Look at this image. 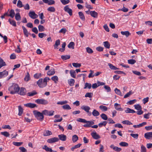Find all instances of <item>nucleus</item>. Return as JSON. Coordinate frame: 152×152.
Here are the masks:
<instances>
[{
  "instance_id": "f257e3e1",
  "label": "nucleus",
  "mask_w": 152,
  "mask_h": 152,
  "mask_svg": "<svg viewBox=\"0 0 152 152\" xmlns=\"http://www.w3.org/2000/svg\"><path fill=\"white\" fill-rule=\"evenodd\" d=\"M20 87L18 85L15 83H13L8 88L10 93L12 94L18 93Z\"/></svg>"
},
{
  "instance_id": "f03ea898",
  "label": "nucleus",
  "mask_w": 152,
  "mask_h": 152,
  "mask_svg": "<svg viewBox=\"0 0 152 152\" xmlns=\"http://www.w3.org/2000/svg\"><path fill=\"white\" fill-rule=\"evenodd\" d=\"M50 80V78L48 77H45L44 79L41 78L37 82V84L40 88H43L47 86V81Z\"/></svg>"
},
{
  "instance_id": "7ed1b4c3",
  "label": "nucleus",
  "mask_w": 152,
  "mask_h": 152,
  "mask_svg": "<svg viewBox=\"0 0 152 152\" xmlns=\"http://www.w3.org/2000/svg\"><path fill=\"white\" fill-rule=\"evenodd\" d=\"M33 113L37 119L40 121L43 120L44 116L42 113H41L37 110H34L33 111Z\"/></svg>"
},
{
  "instance_id": "20e7f679",
  "label": "nucleus",
  "mask_w": 152,
  "mask_h": 152,
  "mask_svg": "<svg viewBox=\"0 0 152 152\" xmlns=\"http://www.w3.org/2000/svg\"><path fill=\"white\" fill-rule=\"evenodd\" d=\"M35 102L38 104L45 105L48 104V102L47 100L44 99H38L35 101Z\"/></svg>"
},
{
  "instance_id": "39448f33",
  "label": "nucleus",
  "mask_w": 152,
  "mask_h": 152,
  "mask_svg": "<svg viewBox=\"0 0 152 152\" xmlns=\"http://www.w3.org/2000/svg\"><path fill=\"white\" fill-rule=\"evenodd\" d=\"M81 109L84 110L88 114L89 116H91L92 113L89 110L90 109L89 107L87 106H83L81 107Z\"/></svg>"
},
{
  "instance_id": "423d86ee",
  "label": "nucleus",
  "mask_w": 152,
  "mask_h": 152,
  "mask_svg": "<svg viewBox=\"0 0 152 152\" xmlns=\"http://www.w3.org/2000/svg\"><path fill=\"white\" fill-rule=\"evenodd\" d=\"M28 15L33 19H36L38 17V15L34 11H30L28 13Z\"/></svg>"
},
{
  "instance_id": "0eeeda50",
  "label": "nucleus",
  "mask_w": 152,
  "mask_h": 152,
  "mask_svg": "<svg viewBox=\"0 0 152 152\" xmlns=\"http://www.w3.org/2000/svg\"><path fill=\"white\" fill-rule=\"evenodd\" d=\"M18 93L21 95H25L26 93V89L25 88L23 87H21L20 88V90H19V91Z\"/></svg>"
},
{
  "instance_id": "6e6552de",
  "label": "nucleus",
  "mask_w": 152,
  "mask_h": 152,
  "mask_svg": "<svg viewBox=\"0 0 152 152\" xmlns=\"http://www.w3.org/2000/svg\"><path fill=\"white\" fill-rule=\"evenodd\" d=\"M59 140V139L57 137H54L53 138L48 139L47 142L49 143H52L57 142H58Z\"/></svg>"
},
{
  "instance_id": "1a4fd4ad",
  "label": "nucleus",
  "mask_w": 152,
  "mask_h": 152,
  "mask_svg": "<svg viewBox=\"0 0 152 152\" xmlns=\"http://www.w3.org/2000/svg\"><path fill=\"white\" fill-rule=\"evenodd\" d=\"M64 10L68 13L70 16L72 15V10L71 9H70L68 5L66 6L64 8Z\"/></svg>"
},
{
  "instance_id": "9d476101",
  "label": "nucleus",
  "mask_w": 152,
  "mask_h": 152,
  "mask_svg": "<svg viewBox=\"0 0 152 152\" xmlns=\"http://www.w3.org/2000/svg\"><path fill=\"white\" fill-rule=\"evenodd\" d=\"M24 105L26 107H28L31 108H33L35 107H37V106L36 104L31 103L25 104Z\"/></svg>"
},
{
  "instance_id": "9b49d317",
  "label": "nucleus",
  "mask_w": 152,
  "mask_h": 152,
  "mask_svg": "<svg viewBox=\"0 0 152 152\" xmlns=\"http://www.w3.org/2000/svg\"><path fill=\"white\" fill-rule=\"evenodd\" d=\"M115 109L118 111H122L123 109L121 107V105L117 103H115L114 105Z\"/></svg>"
},
{
  "instance_id": "f8f14e48",
  "label": "nucleus",
  "mask_w": 152,
  "mask_h": 152,
  "mask_svg": "<svg viewBox=\"0 0 152 152\" xmlns=\"http://www.w3.org/2000/svg\"><path fill=\"white\" fill-rule=\"evenodd\" d=\"M91 135L92 137L96 140H97L100 138V136L97 134L96 132H93L91 133Z\"/></svg>"
},
{
  "instance_id": "ddd939ff",
  "label": "nucleus",
  "mask_w": 152,
  "mask_h": 152,
  "mask_svg": "<svg viewBox=\"0 0 152 152\" xmlns=\"http://www.w3.org/2000/svg\"><path fill=\"white\" fill-rule=\"evenodd\" d=\"M94 124V122L93 121H87V123L83 125V126L85 127H91Z\"/></svg>"
},
{
  "instance_id": "4468645a",
  "label": "nucleus",
  "mask_w": 152,
  "mask_h": 152,
  "mask_svg": "<svg viewBox=\"0 0 152 152\" xmlns=\"http://www.w3.org/2000/svg\"><path fill=\"white\" fill-rule=\"evenodd\" d=\"M110 147L111 148L113 149L115 151L117 152H119L120 151L122 150L121 148H118L117 146H114L113 145H111L110 146Z\"/></svg>"
},
{
  "instance_id": "2eb2a0df",
  "label": "nucleus",
  "mask_w": 152,
  "mask_h": 152,
  "mask_svg": "<svg viewBox=\"0 0 152 152\" xmlns=\"http://www.w3.org/2000/svg\"><path fill=\"white\" fill-rule=\"evenodd\" d=\"M144 137L147 139H150L152 138V132H148L145 133Z\"/></svg>"
},
{
  "instance_id": "dca6fc26",
  "label": "nucleus",
  "mask_w": 152,
  "mask_h": 152,
  "mask_svg": "<svg viewBox=\"0 0 152 152\" xmlns=\"http://www.w3.org/2000/svg\"><path fill=\"white\" fill-rule=\"evenodd\" d=\"M22 28L23 31V32L24 35L26 37H28V36L29 34H31L28 33V31L26 28L23 26H22Z\"/></svg>"
},
{
  "instance_id": "f3484780",
  "label": "nucleus",
  "mask_w": 152,
  "mask_h": 152,
  "mask_svg": "<svg viewBox=\"0 0 152 152\" xmlns=\"http://www.w3.org/2000/svg\"><path fill=\"white\" fill-rule=\"evenodd\" d=\"M8 72L6 70L0 72V78L6 77L8 75Z\"/></svg>"
},
{
  "instance_id": "a211bd4d",
  "label": "nucleus",
  "mask_w": 152,
  "mask_h": 152,
  "mask_svg": "<svg viewBox=\"0 0 152 152\" xmlns=\"http://www.w3.org/2000/svg\"><path fill=\"white\" fill-rule=\"evenodd\" d=\"M58 137L59 138V139H60V140L63 141H65L66 139V135L64 134L59 135H58Z\"/></svg>"
},
{
  "instance_id": "6ab92c4d",
  "label": "nucleus",
  "mask_w": 152,
  "mask_h": 152,
  "mask_svg": "<svg viewBox=\"0 0 152 152\" xmlns=\"http://www.w3.org/2000/svg\"><path fill=\"white\" fill-rule=\"evenodd\" d=\"M90 14L94 18H97L98 17V13L95 11H90Z\"/></svg>"
},
{
  "instance_id": "aec40b11",
  "label": "nucleus",
  "mask_w": 152,
  "mask_h": 152,
  "mask_svg": "<svg viewBox=\"0 0 152 152\" xmlns=\"http://www.w3.org/2000/svg\"><path fill=\"white\" fill-rule=\"evenodd\" d=\"M125 112L126 113H134L136 112L133 110L129 108H126V109L125 110Z\"/></svg>"
},
{
  "instance_id": "412c9836",
  "label": "nucleus",
  "mask_w": 152,
  "mask_h": 152,
  "mask_svg": "<svg viewBox=\"0 0 152 152\" xmlns=\"http://www.w3.org/2000/svg\"><path fill=\"white\" fill-rule=\"evenodd\" d=\"M42 149L45 150L47 152H52L53 150L51 148H49L46 145H44Z\"/></svg>"
},
{
  "instance_id": "4be33fe9",
  "label": "nucleus",
  "mask_w": 152,
  "mask_h": 152,
  "mask_svg": "<svg viewBox=\"0 0 152 152\" xmlns=\"http://www.w3.org/2000/svg\"><path fill=\"white\" fill-rule=\"evenodd\" d=\"M55 73V69H52L48 72L47 74L49 76H51L53 75Z\"/></svg>"
},
{
  "instance_id": "5701e85b",
  "label": "nucleus",
  "mask_w": 152,
  "mask_h": 152,
  "mask_svg": "<svg viewBox=\"0 0 152 152\" xmlns=\"http://www.w3.org/2000/svg\"><path fill=\"white\" fill-rule=\"evenodd\" d=\"M78 14L80 19L84 21L85 20V17L83 13L80 12H78Z\"/></svg>"
},
{
  "instance_id": "b1692460",
  "label": "nucleus",
  "mask_w": 152,
  "mask_h": 152,
  "mask_svg": "<svg viewBox=\"0 0 152 152\" xmlns=\"http://www.w3.org/2000/svg\"><path fill=\"white\" fill-rule=\"evenodd\" d=\"M52 134V133L50 131L46 130L44 132L43 135L44 136H46L51 135Z\"/></svg>"
},
{
  "instance_id": "393cba45",
  "label": "nucleus",
  "mask_w": 152,
  "mask_h": 152,
  "mask_svg": "<svg viewBox=\"0 0 152 152\" xmlns=\"http://www.w3.org/2000/svg\"><path fill=\"white\" fill-rule=\"evenodd\" d=\"M121 34L124 35H125L126 37H129V36L131 34L128 31H121Z\"/></svg>"
},
{
  "instance_id": "a878e982",
  "label": "nucleus",
  "mask_w": 152,
  "mask_h": 152,
  "mask_svg": "<svg viewBox=\"0 0 152 152\" xmlns=\"http://www.w3.org/2000/svg\"><path fill=\"white\" fill-rule=\"evenodd\" d=\"M104 47L107 48L109 49L110 48V44L108 41H105L103 42Z\"/></svg>"
},
{
  "instance_id": "bb28decb",
  "label": "nucleus",
  "mask_w": 152,
  "mask_h": 152,
  "mask_svg": "<svg viewBox=\"0 0 152 152\" xmlns=\"http://www.w3.org/2000/svg\"><path fill=\"white\" fill-rule=\"evenodd\" d=\"M92 114L94 116H97L99 115V113L98 111L94 109L92 112Z\"/></svg>"
},
{
  "instance_id": "cd10ccee",
  "label": "nucleus",
  "mask_w": 152,
  "mask_h": 152,
  "mask_svg": "<svg viewBox=\"0 0 152 152\" xmlns=\"http://www.w3.org/2000/svg\"><path fill=\"white\" fill-rule=\"evenodd\" d=\"M68 83L69 86H72L74 85L75 80L73 79H71L68 80Z\"/></svg>"
},
{
  "instance_id": "c85d7f7f",
  "label": "nucleus",
  "mask_w": 152,
  "mask_h": 152,
  "mask_svg": "<svg viewBox=\"0 0 152 152\" xmlns=\"http://www.w3.org/2000/svg\"><path fill=\"white\" fill-rule=\"evenodd\" d=\"M9 21L10 24L12 25L13 26L16 27V22L13 20H12L10 19H9Z\"/></svg>"
},
{
  "instance_id": "c756f323",
  "label": "nucleus",
  "mask_w": 152,
  "mask_h": 152,
  "mask_svg": "<svg viewBox=\"0 0 152 152\" xmlns=\"http://www.w3.org/2000/svg\"><path fill=\"white\" fill-rule=\"evenodd\" d=\"M108 65L109 66L110 68L112 70H117V69H119V68H118L116 67H115V66H113L112 64L109 63L108 64Z\"/></svg>"
},
{
  "instance_id": "7c9ffc66",
  "label": "nucleus",
  "mask_w": 152,
  "mask_h": 152,
  "mask_svg": "<svg viewBox=\"0 0 152 152\" xmlns=\"http://www.w3.org/2000/svg\"><path fill=\"white\" fill-rule=\"evenodd\" d=\"M70 73L71 76L74 78H76V72L74 70H72L70 71Z\"/></svg>"
},
{
  "instance_id": "2f4dec72",
  "label": "nucleus",
  "mask_w": 152,
  "mask_h": 152,
  "mask_svg": "<svg viewBox=\"0 0 152 152\" xmlns=\"http://www.w3.org/2000/svg\"><path fill=\"white\" fill-rule=\"evenodd\" d=\"M10 14L9 15V16H10L11 18H13L15 15V12L14 11L13 9H11L10 11Z\"/></svg>"
},
{
  "instance_id": "473e14b6",
  "label": "nucleus",
  "mask_w": 152,
  "mask_h": 152,
  "mask_svg": "<svg viewBox=\"0 0 152 152\" xmlns=\"http://www.w3.org/2000/svg\"><path fill=\"white\" fill-rule=\"evenodd\" d=\"M38 30L39 31H43L45 30V28L42 25H39L38 26Z\"/></svg>"
},
{
  "instance_id": "72a5a7b5",
  "label": "nucleus",
  "mask_w": 152,
  "mask_h": 152,
  "mask_svg": "<svg viewBox=\"0 0 152 152\" xmlns=\"http://www.w3.org/2000/svg\"><path fill=\"white\" fill-rule=\"evenodd\" d=\"M51 79L54 81L55 83H57L58 80V78L57 76H54L51 77Z\"/></svg>"
},
{
  "instance_id": "f704fd0d",
  "label": "nucleus",
  "mask_w": 152,
  "mask_h": 152,
  "mask_svg": "<svg viewBox=\"0 0 152 152\" xmlns=\"http://www.w3.org/2000/svg\"><path fill=\"white\" fill-rule=\"evenodd\" d=\"M91 85L90 83H86L85 84V87L84 88V89H86L87 88L89 89L91 88Z\"/></svg>"
},
{
  "instance_id": "c9c22d12",
  "label": "nucleus",
  "mask_w": 152,
  "mask_h": 152,
  "mask_svg": "<svg viewBox=\"0 0 152 152\" xmlns=\"http://www.w3.org/2000/svg\"><path fill=\"white\" fill-rule=\"evenodd\" d=\"M78 137L76 135H74L72 137V141L73 142H76L78 140Z\"/></svg>"
},
{
  "instance_id": "e433bc0d",
  "label": "nucleus",
  "mask_w": 152,
  "mask_h": 152,
  "mask_svg": "<svg viewBox=\"0 0 152 152\" xmlns=\"http://www.w3.org/2000/svg\"><path fill=\"white\" fill-rule=\"evenodd\" d=\"M15 18V19L17 21H19L20 20L21 17L20 14L19 12L16 14Z\"/></svg>"
},
{
  "instance_id": "4c0bfd02",
  "label": "nucleus",
  "mask_w": 152,
  "mask_h": 152,
  "mask_svg": "<svg viewBox=\"0 0 152 152\" xmlns=\"http://www.w3.org/2000/svg\"><path fill=\"white\" fill-rule=\"evenodd\" d=\"M37 94V93L35 91H34L31 92H28L27 93V95L28 96H33Z\"/></svg>"
},
{
  "instance_id": "58836bf2",
  "label": "nucleus",
  "mask_w": 152,
  "mask_h": 152,
  "mask_svg": "<svg viewBox=\"0 0 152 152\" xmlns=\"http://www.w3.org/2000/svg\"><path fill=\"white\" fill-rule=\"evenodd\" d=\"M70 57V56L69 55H66L65 56L62 55L61 56V58L64 60H66L69 59Z\"/></svg>"
},
{
  "instance_id": "ea45409f",
  "label": "nucleus",
  "mask_w": 152,
  "mask_h": 152,
  "mask_svg": "<svg viewBox=\"0 0 152 152\" xmlns=\"http://www.w3.org/2000/svg\"><path fill=\"white\" fill-rule=\"evenodd\" d=\"M77 121L79 122H80L83 123H85L86 124L87 121H86V119L82 118H79L77 119Z\"/></svg>"
},
{
  "instance_id": "a19ab883",
  "label": "nucleus",
  "mask_w": 152,
  "mask_h": 152,
  "mask_svg": "<svg viewBox=\"0 0 152 152\" xmlns=\"http://www.w3.org/2000/svg\"><path fill=\"white\" fill-rule=\"evenodd\" d=\"M75 45L74 43L73 42H71L68 45V47L69 48L74 49V46Z\"/></svg>"
},
{
  "instance_id": "79ce46f5",
  "label": "nucleus",
  "mask_w": 152,
  "mask_h": 152,
  "mask_svg": "<svg viewBox=\"0 0 152 152\" xmlns=\"http://www.w3.org/2000/svg\"><path fill=\"white\" fill-rule=\"evenodd\" d=\"M18 107L19 110V113L18 115H19L20 116L22 115L23 113V109L20 106H19Z\"/></svg>"
},
{
  "instance_id": "37998d69",
  "label": "nucleus",
  "mask_w": 152,
  "mask_h": 152,
  "mask_svg": "<svg viewBox=\"0 0 152 152\" xmlns=\"http://www.w3.org/2000/svg\"><path fill=\"white\" fill-rule=\"evenodd\" d=\"M81 144L79 143V144H77V145H75L73 147H72L71 148V150L72 151H73L75 149L80 147L81 146Z\"/></svg>"
},
{
  "instance_id": "c03bdc74",
  "label": "nucleus",
  "mask_w": 152,
  "mask_h": 152,
  "mask_svg": "<svg viewBox=\"0 0 152 152\" xmlns=\"http://www.w3.org/2000/svg\"><path fill=\"white\" fill-rule=\"evenodd\" d=\"M101 118L104 120H107L108 118L107 115L104 113H102L100 115Z\"/></svg>"
},
{
  "instance_id": "a18cd8bd",
  "label": "nucleus",
  "mask_w": 152,
  "mask_h": 152,
  "mask_svg": "<svg viewBox=\"0 0 152 152\" xmlns=\"http://www.w3.org/2000/svg\"><path fill=\"white\" fill-rule=\"evenodd\" d=\"M114 91L115 93L121 96H122L120 90L116 88L115 89Z\"/></svg>"
},
{
  "instance_id": "49530a36",
  "label": "nucleus",
  "mask_w": 152,
  "mask_h": 152,
  "mask_svg": "<svg viewBox=\"0 0 152 152\" xmlns=\"http://www.w3.org/2000/svg\"><path fill=\"white\" fill-rule=\"evenodd\" d=\"M120 145L123 147H127L128 146V144L126 142H122L119 143Z\"/></svg>"
},
{
  "instance_id": "de8ad7c7",
  "label": "nucleus",
  "mask_w": 152,
  "mask_h": 152,
  "mask_svg": "<svg viewBox=\"0 0 152 152\" xmlns=\"http://www.w3.org/2000/svg\"><path fill=\"white\" fill-rule=\"evenodd\" d=\"M62 108L65 110H70L71 107L68 104H65L62 106Z\"/></svg>"
},
{
  "instance_id": "09e8293b",
  "label": "nucleus",
  "mask_w": 152,
  "mask_h": 152,
  "mask_svg": "<svg viewBox=\"0 0 152 152\" xmlns=\"http://www.w3.org/2000/svg\"><path fill=\"white\" fill-rule=\"evenodd\" d=\"M122 123L124 124H127L128 125H132V123L128 120H125L122 121Z\"/></svg>"
},
{
  "instance_id": "8fccbe9b",
  "label": "nucleus",
  "mask_w": 152,
  "mask_h": 152,
  "mask_svg": "<svg viewBox=\"0 0 152 152\" xmlns=\"http://www.w3.org/2000/svg\"><path fill=\"white\" fill-rule=\"evenodd\" d=\"M6 64L2 59H0V69L2 66H5Z\"/></svg>"
},
{
  "instance_id": "3c124183",
  "label": "nucleus",
  "mask_w": 152,
  "mask_h": 152,
  "mask_svg": "<svg viewBox=\"0 0 152 152\" xmlns=\"http://www.w3.org/2000/svg\"><path fill=\"white\" fill-rule=\"evenodd\" d=\"M87 52L89 54H91L93 53V51L89 47H87L86 48Z\"/></svg>"
},
{
  "instance_id": "603ef678",
  "label": "nucleus",
  "mask_w": 152,
  "mask_h": 152,
  "mask_svg": "<svg viewBox=\"0 0 152 152\" xmlns=\"http://www.w3.org/2000/svg\"><path fill=\"white\" fill-rule=\"evenodd\" d=\"M47 10L48 11L51 12H54L55 11V9L53 7H48Z\"/></svg>"
},
{
  "instance_id": "864d4df0",
  "label": "nucleus",
  "mask_w": 152,
  "mask_h": 152,
  "mask_svg": "<svg viewBox=\"0 0 152 152\" xmlns=\"http://www.w3.org/2000/svg\"><path fill=\"white\" fill-rule=\"evenodd\" d=\"M72 65L74 67L76 68L80 67L81 66V64L78 63H73Z\"/></svg>"
},
{
  "instance_id": "5fc2aeb1",
  "label": "nucleus",
  "mask_w": 152,
  "mask_h": 152,
  "mask_svg": "<svg viewBox=\"0 0 152 152\" xmlns=\"http://www.w3.org/2000/svg\"><path fill=\"white\" fill-rule=\"evenodd\" d=\"M107 122L106 121H103L102 122L99 123L98 124V126L100 127H102L103 126H105L107 124Z\"/></svg>"
},
{
  "instance_id": "6e6d98bb",
  "label": "nucleus",
  "mask_w": 152,
  "mask_h": 152,
  "mask_svg": "<svg viewBox=\"0 0 152 152\" xmlns=\"http://www.w3.org/2000/svg\"><path fill=\"white\" fill-rule=\"evenodd\" d=\"M128 63L131 64H133L135 63L136 61L134 59H129L128 60Z\"/></svg>"
},
{
  "instance_id": "4d7b16f0",
  "label": "nucleus",
  "mask_w": 152,
  "mask_h": 152,
  "mask_svg": "<svg viewBox=\"0 0 152 152\" xmlns=\"http://www.w3.org/2000/svg\"><path fill=\"white\" fill-rule=\"evenodd\" d=\"M1 134L6 137H8L10 136V134L7 132H1Z\"/></svg>"
},
{
  "instance_id": "13d9d810",
  "label": "nucleus",
  "mask_w": 152,
  "mask_h": 152,
  "mask_svg": "<svg viewBox=\"0 0 152 152\" xmlns=\"http://www.w3.org/2000/svg\"><path fill=\"white\" fill-rule=\"evenodd\" d=\"M60 1L64 5L68 4L70 2L69 0H60Z\"/></svg>"
},
{
  "instance_id": "bf43d9fd",
  "label": "nucleus",
  "mask_w": 152,
  "mask_h": 152,
  "mask_svg": "<svg viewBox=\"0 0 152 152\" xmlns=\"http://www.w3.org/2000/svg\"><path fill=\"white\" fill-rule=\"evenodd\" d=\"M135 108L138 110H142V107L139 104L135 105H134Z\"/></svg>"
},
{
  "instance_id": "052dcab7",
  "label": "nucleus",
  "mask_w": 152,
  "mask_h": 152,
  "mask_svg": "<svg viewBox=\"0 0 152 152\" xmlns=\"http://www.w3.org/2000/svg\"><path fill=\"white\" fill-rule=\"evenodd\" d=\"M22 144V142H13V145L17 146H20Z\"/></svg>"
},
{
  "instance_id": "680f3d73",
  "label": "nucleus",
  "mask_w": 152,
  "mask_h": 152,
  "mask_svg": "<svg viewBox=\"0 0 152 152\" xmlns=\"http://www.w3.org/2000/svg\"><path fill=\"white\" fill-rule=\"evenodd\" d=\"M17 6L18 7L20 8L22 7H23L22 2L20 0H19L18 1Z\"/></svg>"
},
{
  "instance_id": "e2e57ef3",
  "label": "nucleus",
  "mask_w": 152,
  "mask_h": 152,
  "mask_svg": "<svg viewBox=\"0 0 152 152\" xmlns=\"http://www.w3.org/2000/svg\"><path fill=\"white\" fill-rule=\"evenodd\" d=\"M132 94L133 93H132V91H130L129 92L127 93L124 96V98H126L127 97H129L131 94Z\"/></svg>"
},
{
  "instance_id": "0e129e2a",
  "label": "nucleus",
  "mask_w": 152,
  "mask_h": 152,
  "mask_svg": "<svg viewBox=\"0 0 152 152\" xmlns=\"http://www.w3.org/2000/svg\"><path fill=\"white\" fill-rule=\"evenodd\" d=\"M60 44V40L59 39H58L56 41L55 45H54V46L55 48H56V46L57 47Z\"/></svg>"
},
{
  "instance_id": "69168bd1",
  "label": "nucleus",
  "mask_w": 152,
  "mask_h": 152,
  "mask_svg": "<svg viewBox=\"0 0 152 152\" xmlns=\"http://www.w3.org/2000/svg\"><path fill=\"white\" fill-rule=\"evenodd\" d=\"M104 88L107 90V92L111 91V88L109 86L105 85L104 86Z\"/></svg>"
},
{
  "instance_id": "338daca9",
  "label": "nucleus",
  "mask_w": 152,
  "mask_h": 152,
  "mask_svg": "<svg viewBox=\"0 0 152 152\" xmlns=\"http://www.w3.org/2000/svg\"><path fill=\"white\" fill-rule=\"evenodd\" d=\"M99 108L104 111H106L107 110V108L105 106L101 105L99 106Z\"/></svg>"
},
{
  "instance_id": "774afa93",
  "label": "nucleus",
  "mask_w": 152,
  "mask_h": 152,
  "mask_svg": "<svg viewBox=\"0 0 152 152\" xmlns=\"http://www.w3.org/2000/svg\"><path fill=\"white\" fill-rule=\"evenodd\" d=\"M141 152H146V148L143 145H141Z\"/></svg>"
}]
</instances>
